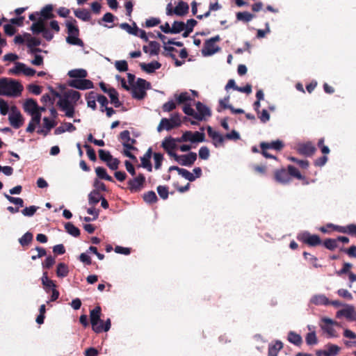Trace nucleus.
Here are the masks:
<instances>
[{"label":"nucleus","mask_w":356,"mask_h":356,"mask_svg":"<svg viewBox=\"0 0 356 356\" xmlns=\"http://www.w3.org/2000/svg\"><path fill=\"white\" fill-rule=\"evenodd\" d=\"M175 108L176 103L172 100L167 102L162 106V109L164 112H170L173 111Z\"/></svg>","instance_id":"obj_64"},{"label":"nucleus","mask_w":356,"mask_h":356,"mask_svg":"<svg viewBox=\"0 0 356 356\" xmlns=\"http://www.w3.org/2000/svg\"><path fill=\"white\" fill-rule=\"evenodd\" d=\"M22 90L23 86L19 82L7 78L0 79V95L17 97Z\"/></svg>","instance_id":"obj_1"},{"label":"nucleus","mask_w":356,"mask_h":356,"mask_svg":"<svg viewBox=\"0 0 356 356\" xmlns=\"http://www.w3.org/2000/svg\"><path fill=\"white\" fill-rule=\"evenodd\" d=\"M333 320L328 317H323L320 327L329 337H337V334L333 326Z\"/></svg>","instance_id":"obj_12"},{"label":"nucleus","mask_w":356,"mask_h":356,"mask_svg":"<svg viewBox=\"0 0 356 356\" xmlns=\"http://www.w3.org/2000/svg\"><path fill=\"white\" fill-rule=\"evenodd\" d=\"M140 67L147 73L152 74L156 70L159 69L161 67V64L158 61H153L147 64L141 63H140Z\"/></svg>","instance_id":"obj_26"},{"label":"nucleus","mask_w":356,"mask_h":356,"mask_svg":"<svg viewBox=\"0 0 356 356\" xmlns=\"http://www.w3.org/2000/svg\"><path fill=\"white\" fill-rule=\"evenodd\" d=\"M145 183V177L140 173L136 177L131 179L127 181L128 189L131 193H137L142 190Z\"/></svg>","instance_id":"obj_8"},{"label":"nucleus","mask_w":356,"mask_h":356,"mask_svg":"<svg viewBox=\"0 0 356 356\" xmlns=\"http://www.w3.org/2000/svg\"><path fill=\"white\" fill-rule=\"evenodd\" d=\"M177 162L181 165L191 167L193 165L197 159V154L195 152H191L187 154L178 155L175 154L173 158Z\"/></svg>","instance_id":"obj_10"},{"label":"nucleus","mask_w":356,"mask_h":356,"mask_svg":"<svg viewBox=\"0 0 356 356\" xmlns=\"http://www.w3.org/2000/svg\"><path fill=\"white\" fill-rule=\"evenodd\" d=\"M24 109L29 113H34L39 110L37 102L33 99H27L24 104Z\"/></svg>","instance_id":"obj_27"},{"label":"nucleus","mask_w":356,"mask_h":356,"mask_svg":"<svg viewBox=\"0 0 356 356\" xmlns=\"http://www.w3.org/2000/svg\"><path fill=\"white\" fill-rule=\"evenodd\" d=\"M186 24L183 22L175 21L172 26V33L177 34L185 29Z\"/></svg>","instance_id":"obj_44"},{"label":"nucleus","mask_w":356,"mask_h":356,"mask_svg":"<svg viewBox=\"0 0 356 356\" xmlns=\"http://www.w3.org/2000/svg\"><path fill=\"white\" fill-rule=\"evenodd\" d=\"M149 46L150 49L149 54L151 56L159 54L160 50V44H159V42L156 41H150L149 42Z\"/></svg>","instance_id":"obj_48"},{"label":"nucleus","mask_w":356,"mask_h":356,"mask_svg":"<svg viewBox=\"0 0 356 356\" xmlns=\"http://www.w3.org/2000/svg\"><path fill=\"white\" fill-rule=\"evenodd\" d=\"M297 239L310 246H316L321 243V238L318 235L311 234L307 231L299 233L297 236Z\"/></svg>","instance_id":"obj_9"},{"label":"nucleus","mask_w":356,"mask_h":356,"mask_svg":"<svg viewBox=\"0 0 356 356\" xmlns=\"http://www.w3.org/2000/svg\"><path fill=\"white\" fill-rule=\"evenodd\" d=\"M188 4L183 1L178 2L177 5L175 7L173 13L178 16H184L188 13Z\"/></svg>","instance_id":"obj_24"},{"label":"nucleus","mask_w":356,"mask_h":356,"mask_svg":"<svg viewBox=\"0 0 356 356\" xmlns=\"http://www.w3.org/2000/svg\"><path fill=\"white\" fill-rule=\"evenodd\" d=\"M102 309L99 306L95 307L90 311V318L92 329L95 333H101V330L98 327L100 323H103L101 320Z\"/></svg>","instance_id":"obj_7"},{"label":"nucleus","mask_w":356,"mask_h":356,"mask_svg":"<svg viewBox=\"0 0 356 356\" xmlns=\"http://www.w3.org/2000/svg\"><path fill=\"white\" fill-rule=\"evenodd\" d=\"M31 30L33 34L42 33V37L47 41H51L54 38L53 33L45 26L42 17H39L37 22H33L31 26Z\"/></svg>","instance_id":"obj_3"},{"label":"nucleus","mask_w":356,"mask_h":356,"mask_svg":"<svg viewBox=\"0 0 356 356\" xmlns=\"http://www.w3.org/2000/svg\"><path fill=\"white\" fill-rule=\"evenodd\" d=\"M69 273L68 266L64 263H59L57 266L56 275L59 277H67Z\"/></svg>","instance_id":"obj_40"},{"label":"nucleus","mask_w":356,"mask_h":356,"mask_svg":"<svg viewBox=\"0 0 356 356\" xmlns=\"http://www.w3.org/2000/svg\"><path fill=\"white\" fill-rule=\"evenodd\" d=\"M283 348V343L281 341L277 340L275 343H270L268 346V356H277L278 352Z\"/></svg>","instance_id":"obj_29"},{"label":"nucleus","mask_w":356,"mask_h":356,"mask_svg":"<svg viewBox=\"0 0 356 356\" xmlns=\"http://www.w3.org/2000/svg\"><path fill=\"white\" fill-rule=\"evenodd\" d=\"M115 67L120 72H127L128 70V64L124 60L115 61Z\"/></svg>","instance_id":"obj_55"},{"label":"nucleus","mask_w":356,"mask_h":356,"mask_svg":"<svg viewBox=\"0 0 356 356\" xmlns=\"http://www.w3.org/2000/svg\"><path fill=\"white\" fill-rule=\"evenodd\" d=\"M205 134L203 132L186 131L182 134V140L192 143H202L204 141Z\"/></svg>","instance_id":"obj_11"},{"label":"nucleus","mask_w":356,"mask_h":356,"mask_svg":"<svg viewBox=\"0 0 356 356\" xmlns=\"http://www.w3.org/2000/svg\"><path fill=\"white\" fill-rule=\"evenodd\" d=\"M68 86L79 90L91 89L94 87L92 81L84 79H75L68 81Z\"/></svg>","instance_id":"obj_14"},{"label":"nucleus","mask_w":356,"mask_h":356,"mask_svg":"<svg viewBox=\"0 0 356 356\" xmlns=\"http://www.w3.org/2000/svg\"><path fill=\"white\" fill-rule=\"evenodd\" d=\"M4 196L10 202L17 204L20 207H24V201L22 198L14 197L7 194H4Z\"/></svg>","instance_id":"obj_60"},{"label":"nucleus","mask_w":356,"mask_h":356,"mask_svg":"<svg viewBox=\"0 0 356 356\" xmlns=\"http://www.w3.org/2000/svg\"><path fill=\"white\" fill-rule=\"evenodd\" d=\"M143 200L148 204L156 203L158 200L157 196L153 191H149L143 194Z\"/></svg>","instance_id":"obj_41"},{"label":"nucleus","mask_w":356,"mask_h":356,"mask_svg":"<svg viewBox=\"0 0 356 356\" xmlns=\"http://www.w3.org/2000/svg\"><path fill=\"white\" fill-rule=\"evenodd\" d=\"M108 95L111 99V103L113 104L115 108H118L122 105L118 98V92L114 88H109Z\"/></svg>","instance_id":"obj_32"},{"label":"nucleus","mask_w":356,"mask_h":356,"mask_svg":"<svg viewBox=\"0 0 356 356\" xmlns=\"http://www.w3.org/2000/svg\"><path fill=\"white\" fill-rule=\"evenodd\" d=\"M12 113L9 115L8 120L10 125L15 129H19L24 123V118L21 113L17 111L16 106L11 108Z\"/></svg>","instance_id":"obj_13"},{"label":"nucleus","mask_w":356,"mask_h":356,"mask_svg":"<svg viewBox=\"0 0 356 356\" xmlns=\"http://www.w3.org/2000/svg\"><path fill=\"white\" fill-rule=\"evenodd\" d=\"M76 129V127L70 122H64L62 126L58 127L54 130V134L59 135L65 131L73 132Z\"/></svg>","instance_id":"obj_30"},{"label":"nucleus","mask_w":356,"mask_h":356,"mask_svg":"<svg viewBox=\"0 0 356 356\" xmlns=\"http://www.w3.org/2000/svg\"><path fill=\"white\" fill-rule=\"evenodd\" d=\"M150 83L146 80L138 78L136 81V86H134L132 88V97L137 99H143L146 92L145 89L149 88Z\"/></svg>","instance_id":"obj_5"},{"label":"nucleus","mask_w":356,"mask_h":356,"mask_svg":"<svg viewBox=\"0 0 356 356\" xmlns=\"http://www.w3.org/2000/svg\"><path fill=\"white\" fill-rule=\"evenodd\" d=\"M102 195L98 190L92 191L88 195V204L90 206H95L98 204Z\"/></svg>","instance_id":"obj_31"},{"label":"nucleus","mask_w":356,"mask_h":356,"mask_svg":"<svg viewBox=\"0 0 356 356\" xmlns=\"http://www.w3.org/2000/svg\"><path fill=\"white\" fill-rule=\"evenodd\" d=\"M80 97H81V94L79 92L71 90H69L68 92H65L63 98H67V99H70L71 100L76 102L80 99Z\"/></svg>","instance_id":"obj_47"},{"label":"nucleus","mask_w":356,"mask_h":356,"mask_svg":"<svg viewBox=\"0 0 356 356\" xmlns=\"http://www.w3.org/2000/svg\"><path fill=\"white\" fill-rule=\"evenodd\" d=\"M56 263V259L54 257L51 255L48 256L46 259L42 262V268L46 269L51 268Z\"/></svg>","instance_id":"obj_52"},{"label":"nucleus","mask_w":356,"mask_h":356,"mask_svg":"<svg viewBox=\"0 0 356 356\" xmlns=\"http://www.w3.org/2000/svg\"><path fill=\"white\" fill-rule=\"evenodd\" d=\"M254 17V15L248 12H239L236 13V19L243 22H249Z\"/></svg>","instance_id":"obj_42"},{"label":"nucleus","mask_w":356,"mask_h":356,"mask_svg":"<svg viewBox=\"0 0 356 356\" xmlns=\"http://www.w3.org/2000/svg\"><path fill=\"white\" fill-rule=\"evenodd\" d=\"M42 282L44 286L46 288H56V286L54 282L49 279L47 272L43 273V276L42 277Z\"/></svg>","instance_id":"obj_51"},{"label":"nucleus","mask_w":356,"mask_h":356,"mask_svg":"<svg viewBox=\"0 0 356 356\" xmlns=\"http://www.w3.org/2000/svg\"><path fill=\"white\" fill-rule=\"evenodd\" d=\"M97 94L94 91H90L87 93L86 96V99L87 101V105L88 107L91 108L92 110H95L97 108L96 100Z\"/></svg>","instance_id":"obj_34"},{"label":"nucleus","mask_w":356,"mask_h":356,"mask_svg":"<svg viewBox=\"0 0 356 356\" xmlns=\"http://www.w3.org/2000/svg\"><path fill=\"white\" fill-rule=\"evenodd\" d=\"M306 343L309 346L315 345L318 343L317 337L315 332H309L305 338Z\"/></svg>","instance_id":"obj_50"},{"label":"nucleus","mask_w":356,"mask_h":356,"mask_svg":"<svg viewBox=\"0 0 356 356\" xmlns=\"http://www.w3.org/2000/svg\"><path fill=\"white\" fill-rule=\"evenodd\" d=\"M65 26L68 35L66 38V42L72 45H77L83 47L84 43L81 39L79 38L80 31L77 26V22L75 19L70 17L66 22Z\"/></svg>","instance_id":"obj_2"},{"label":"nucleus","mask_w":356,"mask_h":356,"mask_svg":"<svg viewBox=\"0 0 356 356\" xmlns=\"http://www.w3.org/2000/svg\"><path fill=\"white\" fill-rule=\"evenodd\" d=\"M152 149L149 147L145 154L143 155V156L140 157L141 164L138 165V167L141 166L145 169L148 172L152 171V165L150 161V159L152 156Z\"/></svg>","instance_id":"obj_22"},{"label":"nucleus","mask_w":356,"mask_h":356,"mask_svg":"<svg viewBox=\"0 0 356 356\" xmlns=\"http://www.w3.org/2000/svg\"><path fill=\"white\" fill-rule=\"evenodd\" d=\"M65 229L70 235L78 237L80 235V230L78 227H75L72 222H67L65 225Z\"/></svg>","instance_id":"obj_39"},{"label":"nucleus","mask_w":356,"mask_h":356,"mask_svg":"<svg viewBox=\"0 0 356 356\" xmlns=\"http://www.w3.org/2000/svg\"><path fill=\"white\" fill-rule=\"evenodd\" d=\"M298 152L304 156H312L316 151V147L312 142L309 141L305 143H300L298 145Z\"/></svg>","instance_id":"obj_20"},{"label":"nucleus","mask_w":356,"mask_h":356,"mask_svg":"<svg viewBox=\"0 0 356 356\" xmlns=\"http://www.w3.org/2000/svg\"><path fill=\"white\" fill-rule=\"evenodd\" d=\"M74 13L77 18L84 22H88L91 18L90 11L86 9H76L74 11Z\"/></svg>","instance_id":"obj_33"},{"label":"nucleus","mask_w":356,"mask_h":356,"mask_svg":"<svg viewBox=\"0 0 356 356\" xmlns=\"http://www.w3.org/2000/svg\"><path fill=\"white\" fill-rule=\"evenodd\" d=\"M163 48L166 52H163V54L165 57H170L172 59H175V55L173 54V52H177V49H175L173 47H170V46L168 47L166 45H164Z\"/></svg>","instance_id":"obj_58"},{"label":"nucleus","mask_w":356,"mask_h":356,"mask_svg":"<svg viewBox=\"0 0 356 356\" xmlns=\"http://www.w3.org/2000/svg\"><path fill=\"white\" fill-rule=\"evenodd\" d=\"M288 172H289V175L290 177L291 176L294 177L300 180L305 179V177L302 176L300 174V172H299V170L296 167H294L293 165L288 166Z\"/></svg>","instance_id":"obj_46"},{"label":"nucleus","mask_w":356,"mask_h":356,"mask_svg":"<svg viewBox=\"0 0 356 356\" xmlns=\"http://www.w3.org/2000/svg\"><path fill=\"white\" fill-rule=\"evenodd\" d=\"M157 192L161 197V198L163 200H166L168 197L169 192L168 187L165 186H159L157 187Z\"/></svg>","instance_id":"obj_56"},{"label":"nucleus","mask_w":356,"mask_h":356,"mask_svg":"<svg viewBox=\"0 0 356 356\" xmlns=\"http://www.w3.org/2000/svg\"><path fill=\"white\" fill-rule=\"evenodd\" d=\"M337 318L346 317L348 321H356V311L352 305H345L344 307L336 314Z\"/></svg>","instance_id":"obj_15"},{"label":"nucleus","mask_w":356,"mask_h":356,"mask_svg":"<svg viewBox=\"0 0 356 356\" xmlns=\"http://www.w3.org/2000/svg\"><path fill=\"white\" fill-rule=\"evenodd\" d=\"M59 108L65 112V115L68 118H72L74 115V106L71 104L67 98H60L57 102Z\"/></svg>","instance_id":"obj_16"},{"label":"nucleus","mask_w":356,"mask_h":356,"mask_svg":"<svg viewBox=\"0 0 356 356\" xmlns=\"http://www.w3.org/2000/svg\"><path fill=\"white\" fill-rule=\"evenodd\" d=\"M161 147L170 156L174 158L175 154H177L174 152L177 149V144L175 143L174 138L171 136L165 137L161 143Z\"/></svg>","instance_id":"obj_17"},{"label":"nucleus","mask_w":356,"mask_h":356,"mask_svg":"<svg viewBox=\"0 0 356 356\" xmlns=\"http://www.w3.org/2000/svg\"><path fill=\"white\" fill-rule=\"evenodd\" d=\"M326 350L329 356H335L339 353L340 348L337 345L329 343L327 345Z\"/></svg>","instance_id":"obj_54"},{"label":"nucleus","mask_w":356,"mask_h":356,"mask_svg":"<svg viewBox=\"0 0 356 356\" xmlns=\"http://www.w3.org/2000/svg\"><path fill=\"white\" fill-rule=\"evenodd\" d=\"M54 10V6L52 4H47L44 6L40 12L39 13L40 17H42L43 22H45V20L51 19L55 17V15L53 14L52 11Z\"/></svg>","instance_id":"obj_23"},{"label":"nucleus","mask_w":356,"mask_h":356,"mask_svg":"<svg viewBox=\"0 0 356 356\" xmlns=\"http://www.w3.org/2000/svg\"><path fill=\"white\" fill-rule=\"evenodd\" d=\"M67 75L71 78L84 79L87 76L88 73L86 70L83 69H74L70 70Z\"/></svg>","instance_id":"obj_36"},{"label":"nucleus","mask_w":356,"mask_h":356,"mask_svg":"<svg viewBox=\"0 0 356 356\" xmlns=\"http://www.w3.org/2000/svg\"><path fill=\"white\" fill-rule=\"evenodd\" d=\"M287 339L290 343L298 346H300L302 343L301 336L293 331L289 332Z\"/></svg>","instance_id":"obj_35"},{"label":"nucleus","mask_w":356,"mask_h":356,"mask_svg":"<svg viewBox=\"0 0 356 356\" xmlns=\"http://www.w3.org/2000/svg\"><path fill=\"white\" fill-rule=\"evenodd\" d=\"M154 160V168L156 170L161 168L162 162L163 161V155L161 153L155 152L153 154Z\"/></svg>","instance_id":"obj_49"},{"label":"nucleus","mask_w":356,"mask_h":356,"mask_svg":"<svg viewBox=\"0 0 356 356\" xmlns=\"http://www.w3.org/2000/svg\"><path fill=\"white\" fill-rule=\"evenodd\" d=\"M38 209V207L36 206H30L22 209V213L25 216L31 217L35 214Z\"/></svg>","instance_id":"obj_57"},{"label":"nucleus","mask_w":356,"mask_h":356,"mask_svg":"<svg viewBox=\"0 0 356 356\" xmlns=\"http://www.w3.org/2000/svg\"><path fill=\"white\" fill-rule=\"evenodd\" d=\"M181 124L180 115L179 113H175L170 119L162 118L157 127V131L161 132L162 130L170 131L174 128L179 127Z\"/></svg>","instance_id":"obj_4"},{"label":"nucleus","mask_w":356,"mask_h":356,"mask_svg":"<svg viewBox=\"0 0 356 356\" xmlns=\"http://www.w3.org/2000/svg\"><path fill=\"white\" fill-rule=\"evenodd\" d=\"M323 244L326 248L332 250L337 247V240L328 238L324 241Z\"/></svg>","instance_id":"obj_63"},{"label":"nucleus","mask_w":356,"mask_h":356,"mask_svg":"<svg viewBox=\"0 0 356 356\" xmlns=\"http://www.w3.org/2000/svg\"><path fill=\"white\" fill-rule=\"evenodd\" d=\"M207 134L209 136L212 138L213 142L216 146L222 144V136L213 130L211 127H208Z\"/></svg>","instance_id":"obj_28"},{"label":"nucleus","mask_w":356,"mask_h":356,"mask_svg":"<svg viewBox=\"0 0 356 356\" xmlns=\"http://www.w3.org/2000/svg\"><path fill=\"white\" fill-rule=\"evenodd\" d=\"M98 152L99 159L102 161L108 163V161H111V160L112 159L113 156L109 152L105 151L104 149H99Z\"/></svg>","instance_id":"obj_53"},{"label":"nucleus","mask_w":356,"mask_h":356,"mask_svg":"<svg viewBox=\"0 0 356 356\" xmlns=\"http://www.w3.org/2000/svg\"><path fill=\"white\" fill-rule=\"evenodd\" d=\"M220 38L219 35L213 37L207 40L204 44V47L202 49V54L204 56H211L217 51H219L220 48L216 44V42H219Z\"/></svg>","instance_id":"obj_6"},{"label":"nucleus","mask_w":356,"mask_h":356,"mask_svg":"<svg viewBox=\"0 0 356 356\" xmlns=\"http://www.w3.org/2000/svg\"><path fill=\"white\" fill-rule=\"evenodd\" d=\"M266 144L267 145L268 149L272 148L275 150H280L284 147L283 143L280 140L273 141L270 143H266Z\"/></svg>","instance_id":"obj_62"},{"label":"nucleus","mask_w":356,"mask_h":356,"mask_svg":"<svg viewBox=\"0 0 356 356\" xmlns=\"http://www.w3.org/2000/svg\"><path fill=\"white\" fill-rule=\"evenodd\" d=\"M275 179L278 183L286 185L290 183L291 178L285 169H281L275 172Z\"/></svg>","instance_id":"obj_21"},{"label":"nucleus","mask_w":356,"mask_h":356,"mask_svg":"<svg viewBox=\"0 0 356 356\" xmlns=\"http://www.w3.org/2000/svg\"><path fill=\"white\" fill-rule=\"evenodd\" d=\"M310 303L315 305H330V300L323 294H315L311 298Z\"/></svg>","instance_id":"obj_25"},{"label":"nucleus","mask_w":356,"mask_h":356,"mask_svg":"<svg viewBox=\"0 0 356 356\" xmlns=\"http://www.w3.org/2000/svg\"><path fill=\"white\" fill-rule=\"evenodd\" d=\"M193 171L194 175L186 169L182 168V170H180L179 175L192 182L194 181L197 178L200 177L202 175V169L200 167L195 168Z\"/></svg>","instance_id":"obj_18"},{"label":"nucleus","mask_w":356,"mask_h":356,"mask_svg":"<svg viewBox=\"0 0 356 356\" xmlns=\"http://www.w3.org/2000/svg\"><path fill=\"white\" fill-rule=\"evenodd\" d=\"M83 147L86 149L87 155H88V158L92 161H95L97 160V156H96L95 152L92 149V147L90 145H88V144H85L83 145Z\"/></svg>","instance_id":"obj_61"},{"label":"nucleus","mask_w":356,"mask_h":356,"mask_svg":"<svg viewBox=\"0 0 356 356\" xmlns=\"http://www.w3.org/2000/svg\"><path fill=\"white\" fill-rule=\"evenodd\" d=\"M175 97L178 104H186L187 102L192 100L190 95L187 92H181L179 95H175Z\"/></svg>","instance_id":"obj_45"},{"label":"nucleus","mask_w":356,"mask_h":356,"mask_svg":"<svg viewBox=\"0 0 356 356\" xmlns=\"http://www.w3.org/2000/svg\"><path fill=\"white\" fill-rule=\"evenodd\" d=\"M196 109L197 112H195V119L201 121L205 117L210 116L211 115V111L209 108L200 102H197L195 104Z\"/></svg>","instance_id":"obj_19"},{"label":"nucleus","mask_w":356,"mask_h":356,"mask_svg":"<svg viewBox=\"0 0 356 356\" xmlns=\"http://www.w3.org/2000/svg\"><path fill=\"white\" fill-rule=\"evenodd\" d=\"M24 67H25L24 63L18 62V63H15V67L10 69L9 70V72L10 74H19L21 72L23 73Z\"/></svg>","instance_id":"obj_59"},{"label":"nucleus","mask_w":356,"mask_h":356,"mask_svg":"<svg viewBox=\"0 0 356 356\" xmlns=\"http://www.w3.org/2000/svg\"><path fill=\"white\" fill-rule=\"evenodd\" d=\"M95 172L97 176L101 179H105L108 181H114L112 177L107 174L106 169L103 167H97L95 168Z\"/></svg>","instance_id":"obj_38"},{"label":"nucleus","mask_w":356,"mask_h":356,"mask_svg":"<svg viewBox=\"0 0 356 356\" xmlns=\"http://www.w3.org/2000/svg\"><path fill=\"white\" fill-rule=\"evenodd\" d=\"M24 36L26 40V45L29 48L36 47L41 44L40 39L32 37L29 33H25Z\"/></svg>","instance_id":"obj_37"},{"label":"nucleus","mask_w":356,"mask_h":356,"mask_svg":"<svg viewBox=\"0 0 356 356\" xmlns=\"http://www.w3.org/2000/svg\"><path fill=\"white\" fill-rule=\"evenodd\" d=\"M33 234L31 232H27L19 239V242L22 246H27L33 241Z\"/></svg>","instance_id":"obj_43"}]
</instances>
